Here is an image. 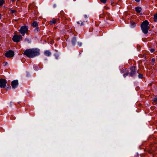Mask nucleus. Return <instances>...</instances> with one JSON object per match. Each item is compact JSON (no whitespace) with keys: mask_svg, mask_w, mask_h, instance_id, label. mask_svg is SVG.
<instances>
[{"mask_svg":"<svg viewBox=\"0 0 157 157\" xmlns=\"http://www.w3.org/2000/svg\"><path fill=\"white\" fill-rule=\"evenodd\" d=\"M135 10L136 11L137 13H139L141 11L142 9H141V7H139V6H138V7H136L135 8Z\"/></svg>","mask_w":157,"mask_h":157,"instance_id":"obj_11","label":"nucleus"},{"mask_svg":"<svg viewBox=\"0 0 157 157\" xmlns=\"http://www.w3.org/2000/svg\"><path fill=\"white\" fill-rule=\"evenodd\" d=\"M5 1L4 0H0V6H2L3 4L4 3Z\"/></svg>","mask_w":157,"mask_h":157,"instance_id":"obj_16","label":"nucleus"},{"mask_svg":"<svg viewBox=\"0 0 157 157\" xmlns=\"http://www.w3.org/2000/svg\"><path fill=\"white\" fill-rule=\"evenodd\" d=\"M155 50L154 49H151L150 50V51L151 52H154V51H155Z\"/></svg>","mask_w":157,"mask_h":157,"instance_id":"obj_24","label":"nucleus"},{"mask_svg":"<svg viewBox=\"0 0 157 157\" xmlns=\"http://www.w3.org/2000/svg\"><path fill=\"white\" fill-rule=\"evenodd\" d=\"M88 21L87 20H86L85 21H83V20H81L80 21H78L77 23L78 24H79L80 25H83V22L86 21L87 22Z\"/></svg>","mask_w":157,"mask_h":157,"instance_id":"obj_12","label":"nucleus"},{"mask_svg":"<svg viewBox=\"0 0 157 157\" xmlns=\"http://www.w3.org/2000/svg\"><path fill=\"white\" fill-rule=\"evenodd\" d=\"M28 30V27L26 26H22L20 29L19 30L20 33L23 36H24L25 33L27 32Z\"/></svg>","mask_w":157,"mask_h":157,"instance_id":"obj_3","label":"nucleus"},{"mask_svg":"<svg viewBox=\"0 0 157 157\" xmlns=\"http://www.w3.org/2000/svg\"><path fill=\"white\" fill-rule=\"evenodd\" d=\"M154 102H157V97H155V98L154 99L153 101Z\"/></svg>","mask_w":157,"mask_h":157,"instance_id":"obj_20","label":"nucleus"},{"mask_svg":"<svg viewBox=\"0 0 157 157\" xmlns=\"http://www.w3.org/2000/svg\"><path fill=\"white\" fill-rule=\"evenodd\" d=\"M131 27H132V28H134L136 26V24L134 22L131 21Z\"/></svg>","mask_w":157,"mask_h":157,"instance_id":"obj_14","label":"nucleus"},{"mask_svg":"<svg viewBox=\"0 0 157 157\" xmlns=\"http://www.w3.org/2000/svg\"><path fill=\"white\" fill-rule=\"evenodd\" d=\"M7 83L6 80L4 79H0V88H5Z\"/></svg>","mask_w":157,"mask_h":157,"instance_id":"obj_4","label":"nucleus"},{"mask_svg":"<svg viewBox=\"0 0 157 157\" xmlns=\"http://www.w3.org/2000/svg\"><path fill=\"white\" fill-rule=\"evenodd\" d=\"M5 55L7 57H12L14 55V52L12 51L9 50L5 53Z\"/></svg>","mask_w":157,"mask_h":157,"instance_id":"obj_6","label":"nucleus"},{"mask_svg":"<svg viewBox=\"0 0 157 157\" xmlns=\"http://www.w3.org/2000/svg\"><path fill=\"white\" fill-rule=\"evenodd\" d=\"M128 74V73L127 72L125 74H124V77H125L127 76Z\"/></svg>","mask_w":157,"mask_h":157,"instance_id":"obj_22","label":"nucleus"},{"mask_svg":"<svg viewBox=\"0 0 157 157\" xmlns=\"http://www.w3.org/2000/svg\"><path fill=\"white\" fill-rule=\"evenodd\" d=\"M44 55L48 56H49L51 55V52L49 50H46L44 52Z\"/></svg>","mask_w":157,"mask_h":157,"instance_id":"obj_10","label":"nucleus"},{"mask_svg":"<svg viewBox=\"0 0 157 157\" xmlns=\"http://www.w3.org/2000/svg\"><path fill=\"white\" fill-rule=\"evenodd\" d=\"M23 54L30 58L33 57L40 55V50L38 48H31L26 50Z\"/></svg>","mask_w":157,"mask_h":157,"instance_id":"obj_1","label":"nucleus"},{"mask_svg":"<svg viewBox=\"0 0 157 157\" xmlns=\"http://www.w3.org/2000/svg\"><path fill=\"white\" fill-rule=\"evenodd\" d=\"M16 0H12V2H14Z\"/></svg>","mask_w":157,"mask_h":157,"instance_id":"obj_31","label":"nucleus"},{"mask_svg":"<svg viewBox=\"0 0 157 157\" xmlns=\"http://www.w3.org/2000/svg\"><path fill=\"white\" fill-rule=\"evenodd\" d=\"M22 37L21 35H15L13 36L12 38L13 41L16 42H18L20 41V40L21 39Z\"/></svg>","mask_w":157,"mask_h":157,"instance_id":"obj_5","label":"nucleus"},{"mask_svg":"<svg viewBox=\"0 0 157 157\" xmlns=\"http://www.w3.org/2000/svg\"><path fill=\"white\" fill-rule=\"evenodd\" d=\"M1 14H0V19H1Z\"/></svg>","mask_w":157,"mask_h":157,"instance_id":"obj_32","label":"nucleus"},{"mask_svg":"<svg viewBox=\"0 0 157 157\" xmlns=\"http://www.w3.org/2000/svg\"><path fill=\"white\" fill-rule=\"evenodd\" d=\"M136 2H140V0H135Z\"/></svg>","mask_w":157,"mask_h":157,"instance_id":"obj_27","label":"nucleus"},{"mask_svg":"<svg viewBox=\"0 0 157 157\" xmlns=\"http://www.w3.org/2000/svg\"><path fill=\"white\" fill-rule=\"evenodd\" d=\"M18 85V81L17 80H14L11 82V86L12 87L13 89L17 88Z\"/></svg>","mask_w":157,"mask_h":157,"instance_id":"obj_7","label":"nucleus"},{"mask_svg":"<svg viewBox=\"0 0 157 157\" xmlns=\"http://www.w3.org/2000/svg\"><path fill=\"white\" fill-rule=\"evenodd\" d=\"M105 9H109V8H108V7H105Z\"/></svg>","mask_w":157,"mask_h":157,"instance_id":"obj_29","label":"nucleus"},{"mask_svg":"<svg viewBox=\"0 0 157 157\" xmlns=\"http://www.w3.org/2000/svg\"><path fill=\"white\" fill-rule=\"evenodd\" d=\"M57 20L56 19H53L52 20L50 21V24L51 25H52L53 24H54L56 23V22Z\"/></svg>","mask_w":157,"mask_h":157,"instance_id":"obj_13","label":"nucleus"},{"mask_svg":"<svg viewBox=\"0 0 157 157\" xmlns=\"http://www.w3.org/2000/svg\"><path fill=\"white\" fill-rule=\"evenodd\" d=\"M155 59H151V61L153 62H155Z\"/></svg>","mask_w":157,"mask_h":157,"instance_id":"obj_26","label":"nucleus"},{"mask_svg":"<svg viewBox=\"0 0 157 157\" xmlns=\"http://www.w3.org/2000/svg\"><path fill=\"white\" fill-rule=\"evenodd\" d=\"M10 11L12 13H14L16 12V10H10Z\"/></svg>","mask_w":157,"mask_h":157,"instance_id":"obj_21","label":"nucleus"},{"mask_svg":"<svg viewBox=\"0 0 157 157\" xmlns=\"http://www.w3.org/2000/svg\"><path fill=\"white\" fill-rule=\"evenodd\" d=\"M154 20L155 22H157V13L154 16Z\"/></svg>","mask_w":157,"mask_h":157,"instance_id":"obj_17","label":"nucleus"},{"mask_svg":"<svg viewBox=\"0 0 157 157\" xmlns=\"http://www.w3.org/2000/svg\"><path fill=\"white\" fill-rule=\"evenodd\" d=\"M149 23L147 20H145L141 24V30L143 33L147 34L148 32L150 27L148 26Z\"/></svg>","mask_w":157,"mask_h":157,"instance_id":"obj_2","label":"nucleus"},{"mask_svg":"<svg viewBox=\"0 0 157 157\" xmlns=\"http://www.w3.org/2000/svg\"><path fill=\"white\" fill-rule=\"evenodd\" d=\"M84 17L85 18H87V15H85V16H84Z\"/></svg>","mask_w":157,"mask_h":157,"instance_id":"obj_28","label":"nucleus"},{"mask_svg":"<svg viewBox=\"0 0 157 157\" xmlns=\"http://www.w3.org/2000/svg\"><path fill=\"white\" fill-rule=\"evenodd\" d=\"M10 118L11 119H12V120L13 119H12V117H10Z\"/></svg>","mask_w":157,"mask_h":157,"instance_id":"obj_33","label":"nucleus"},{"mask_svg":"<svg viewBox=\"0 0 157 157\" xmlns=\"http://www.w3.org/2000/svg\"><path fill=\"white\" fill-rule=\"evenodd\" d=\"M81 43H80V44H79V46H81Z\"/></svg>","mask_w":157,"mask_h":157,"instance_id":"obj_30","label":"nucleus"},{"mask_svg":"<svg viewBox=\"0 0 157 157\" xmlns=\"http://www.w3.org/2000/svg\"><path fill=\"white\" fill-rule=\"evenodd\" d=\"M139 78H142L143 77V75L142 74H139L138 75Z\"/></svg>","mask_w":157,"mask_h":157,"instance_id":"obj_19","label":"nucleus"},{"mask_svg":"<svg viewBox=\"0 0 157 157\" xmlns=\"http://www.w3.org/2000/svg\"><path fill=\"white\" fill-rule=\"evenodd\" d=\"M55 56L56 57V59H57L59 57V55L57 54H55Z\"/></svg>","mask_w":157,"mask_h":157,"instance_id":"obj_23","label":"nucleus"},{"mask_svg":"<svg viewBox=\"0 0 157 157\" xmlns=\"http://www.w3.org/2000/svg\"><path fill=\"white\" fill-rule=\"evenodd\" d=\"M76 41V38L75 37H73L72 39V43L73 44H75Z\"/></svg>","mask_w":157,"mask_h":157,"instance_id":"obj_15","label":"nucleus"},{"mask_svg":"<svg viewBox=\"0 0 157 157\" xmlns=\"http://www.w3.org/2000/svg\"><path fill=\"white\" fill-rule=\"evenodd\" d=\"M131 72L130 73L131 76H132L135 75V73L136 72L135 67H132L131 68Z\"/></svg>","mask_w":157,"mask_h":157,"instance_id":"obj_9","label":"nucleus"},{"mask_svg":"<svg viewBox=\"0 0 157 157\" xmlns=\"http://www.w3.org/2000/svg\"><path fill=\"white\" fill-rule=\"evenodd\" d=\"M101 2L105 4L106 3L107 0H100Z\"/></svg>","mask_w":157,"mask_h":157,"instance_id":"obj_18","label":"nucleus"},{"mask_svg":"<svg viewBox=\"0 0 157 157\" xmlns=\"http://www.w3.org/2000/svg\"><path fill=\"white\" fill-rule=\"evenodd\" d=\"M32 25L34 27H36V28L34 30V31L35 32H38V28L37 27L38 26V23L36 21H34L32 24Z\"/></svg>","mask_w":157,"mask_h":157,"instance_id":"obj_8","label":"nucleus"},{"mask_svg":"<svg viewBox=\"0 0 157 157\" xmlns=\"http://www.w3.org/2000/svg\"><path fill=\"white\" fill-rule=\"evenodd\" d=\"M157 103V102H153V105H155Z\"/></svg>","mask_w":157,"mask_h":157,"instance_id":"obj_25","label":"nucleus"}]
</instances>
